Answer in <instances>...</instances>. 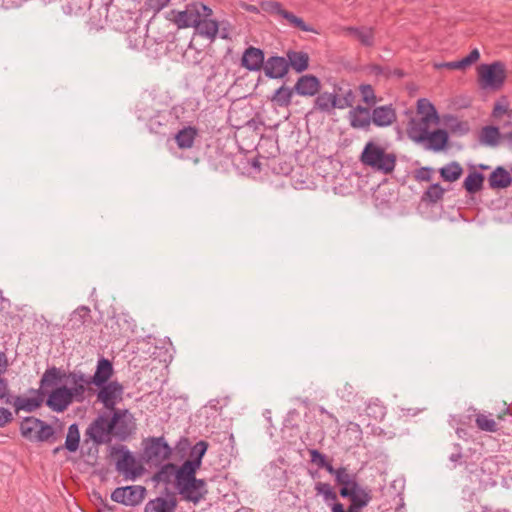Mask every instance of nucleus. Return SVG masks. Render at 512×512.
<instances>
[{
	"label": "nucleus",
	"mask_w": 512,
	"mask_h": 512,
	"mask_svg": "<svg viewBox=\"0 0 512 512\" xmlns=\"http://www.w3.org/2000/svg\"><path fill=\"white\" fill-rule=\"evenodd\" d=\"M136 422L133 414L126 408L115 410L109 416L98 414L85 430V437L95 445L109 444L112 439L124 442L135 433Z\"/></svg>",
	"instance_id": "f257e3e1"
},
{
	"label": "nucleus",
	"mask_w": 512,
	"mask_h": 512,
	"mask_svg": "<svg viewBox=\"0 0 512 512\" xmlns=\"http://www.w3.org/2000/svg\"><path fill=\"white\" fill-rule=\"evenodd\" d=\"M339 495L349 499L350 504L345 510L342 503L336 502L332 505L331 512H361L373 498L372 489L359 483L358 474L340 485Z\"/></svg>",
	"instance_id": "f03ea898"
},
{
	"label": "nucleus",
	"mask_w": 512,
	"mask_h": 512,
	"mask_svg": "<svg viewBox=\"0 0 512 512\" xmlns=\"http://www.w3.org/2000/svg\"><path fill=\"white\" fill-rule=\"evenodd\" d=\"M197 471L187 467H179L175 488L181 498L197 505L208 493L207 483L204 479L196 477Z\"/></svg>",
	"instance_id": "7ed1b4c3"
},
{
	"label": "nucleus",
	"mask_w": 512,
	"mask_h": 512,
	"mask_svg": "<svg viewBox=\"0 0 512 512\" xmlns=\"http://www.w3.org/2000/svg\"><path fill=\"white\" fill-rule=\"evenodd\" d=\"M360 160L363 165L383 174L391 173L396 165V155L392 152H387L384 147L374 141L366 143Z\"/></svg>",
	"instance_id": "20e7f679"
},
{
	"label": "nucleus",
	"mask_w": 512,
	"mask_h": 512,
	"mask_svg": "<svg viewBox=\"0 0 512 512\" xmlns=\"http://www.w3.org/2000/svg\"><path fill=\"white\" fill-rule=\"evenodd\" d=\"M172 452L164 436H150L142 441V460L150 466H159L169 460Z\"/></svg>",
	"instance_id": "39448f33"
},
{
	"label": "nucleus",
	"mask_w": 512,
	"mask_h": 512,
	"mask_svg": "<svg viewBox=\"0 0 512 512\" xmlns=\"http://www.w3.org/2000/svg\"><path fill=\"white\" fill-rule=\"evenodd\" d=\"M212 14V9L207 5L201 2H193L186 5L183 11L176 13L174 22L178 28L193 27L195 29L202 17H211Z\"/></svg>",
	"instance_id": "423d86ee"
},
{
	"label": "nucleus",
	"mask_w": 512,
	"mask_h": 512,
	"mask_svg": "<svg viewBox=\"0 0 512 512\" xmlns=\"http://www.w3.org/2000/svg\"><path fill=\"white\" fill-rule=\"evenodd\" d=\"M478 76L482 88L497 90L502 87L505 81V66L500 61L491 64H481L478 67Z\"/></svg>",
	"instance_id": "0eeeda50"
},
{
	"label": "nucleus",
	"mask_w": 512,
	"mask_h": 512,
	"mask_svg": "<svg viewBox=\"0 0 512 512\" xmlns=\"http://www.w3.org/2000/svg\"><path fill=\"white\" fill-rule=\"evenodd\" d=\"M311 462L316 464L319 468L325 469L330 475L334 476L335 483L340 486L344 484L347 479H351L357 473L350 471L345 466L335 468L330 461L327 460L325 454L321 453L317 449H311L309 451Z\"/></svg>",
	"instance_id": "6e6552de"
},
{
	"label": "nucleus",
	"mask_w": 512,
	"mask_h": 512,
	"mask_svg": "<svg viewBox=\"0 0 512 512\" xmlns=\"http://www.w3.org/2000/svg\"><path fill=\"white\" fill-rule=\"evenodd\" d=\"M99 390L97 392V401L102 403L103 406L113 413L115 410H121L116 408L118 402L122 401L124 386L118 381H110L103 386H96Z\"/></svg>",
	"instance_id": "1a4fd4ad"
},
{
	"label": "nucleus",
	"mask_w": 512,
	"mask_h": 512,
	"mask_svg": "<svg viewBox=\"0 0 512 512\" xmlns=\"http://www.w3.org/2000/svg\"><path fill=\"white\" fill-rule=\"evenodd\" d=\"M146 494V489L143 486L140 485H130V486H123V487H117L112 493H111V499L119 504L125 505V506H137L139 505Z\"/></svg>",
	"instance_id": "9d476101"
},
{
	"label": "nucleus",
	"mask_w": 512,
	"mask_h": 512,
	"mask_svg": "<svg viewBox=\"0 0 512 512\" xmlns=\"http://www.w3.org/2000/svg\"><path fill=\"white\" fill-rule=\"evenodd\" d=\"M117 452L121 457L116 462V470L124 475L126 479L135 480L143 473V467L137 464L135 457L125 446H121Z\"/></svg>",
	"instance_id": "9b49d317"
},
{
	"label": "nucleus",
	"mask_w": 512,
	"mask_h": 512,
	"mask_svg": "<svg viewBox=\"0 0 512 512\" xmlns=\"http://www.w3.org/2000/svg\"><path fill=\"white\" fill-rule=\"evenodd\" d=\"M161 494L146 503L144 512H175L178 505L175 492L165 488Z\"/></svg>",
	"instance_id": "f8f14e48"
},
{
	"label": "nucleus",
	"mask_w": 512,
	"mask_h": 512,
	"mask_svg": "<svg viewBox=\"0 0 512 512\" xmlns=\"http://www.w3.org/2000/svg\"><path fill=\"white\" fill-rule=\"evenodd\" d=\"M444 194H423L418 206V212L426 218H436L442 211V197Z\"/></svg>",
	"instance_id": "ddd939ff"
},
{
	"label": "nucleus",
	"mask_w": 512,
	"mask_h": 512,
	"mask_svg": "<svg viewBox=\"0 0 512 512\" xmlns=\"http://www.w3.org/2000/svg\"><path fill=\"white\" fill-rule=\"evenodd\" d=\"M71 394L67 386H60L52 390L47 399L46 405L54 412H64L72 403Z\"/></svg>",
	"instance_id": "4468645a"
},
{
	"label": "nucleus",
	"mask_w": 512,
	"mask_h": 512,
	"mask_svg": "<svg viewBox=\"0 0 512 512\" xmlns=\"http://www.w3.org/2000/svg\"><path fill=\"white\" fill-rule=\"evenodd\" d=\"M263 70L269 79H281L287 75L289 63L285 57L271 56L265 60Z\"/></svg>",
	"instance_id": "2eb2a0df"
},
{
	"label": "nucleus",
	"mask_w": 512,
	"mask_h": 512,
	"mask_svg": "<svg viewBox=\"0 0 512 512\" xmlns=\"http://www.w3.org/2000/svg\"><path fill=\"white\" fill-rule=\"evenodd\" d=\"M433 121L427 118H413L409 121L407 135L409 139L417 144L424 143L426 136L430 133L429 127Z\"/></svg>",
	"instance_id": "dca6fc26"
},
{
	"label": "nucleus",
	"mask_w": 512,
	"mask_h": 512,
	"mask_svg": "<svg viewBox=\"0 0 512 512\" xmlns=\"http://www.w3.org/2000/svg\"><path fill=\"white\" fill-rule=\"evenodd\" d=\"M113 373L112 362L105 357H101L97 361L94 374L89 376V383H92L94 386H103L110 382L109 379L113 376Z\"/></svg>",
	"instance_id": "f3484780"
},
{
	"label": "nucleus",
	"mask_w": 512,
	"mask_h": 512,
	"mask_svg": "<svg viewBox=\"0 0 512 512\" xmlns=\"http://www.w3.org/2000/svg\"><path fill=\"white\" fill-rule=\"evenodd\" d=\"M66 378V373L60 368L55 366L49 367L43 373L40 379L39 389H31L30 391L35 394L45 395L48 387L57 385Z\"/></svg>",
	"instance_id": "a211bd4d"
},
{
	"label": "nucleus",
	"mask_w": 512,
	"mask_h": 512,
	"mask_svg": "<svg viewBox=\"0 0 512 512\" xmlns=\"http://www.w3.org/2000/svg\"><path fill=\"white\" fill-rule=\"evenodd\" d=\"M293 88L296 94L311 97L318 94L321 88V83L316 76L306 74L298 78Z\"/></svg>",
	"instance_id": "6ab92c4d"
},
{
	"label": "nucleus",
	"mask_w": 512,
	"mask_h": 512,
	"mask_svg": "<svg viewBox=\"0 0 512 512\" xmlns=\"http://www.w3.org/2000/svg\"><path fill=\"white\" fill-rule=\"evenodd\" d=\"M265 63L264 52L253 46L245 49L241 59V65L249 71H260Z\"/></svg>",
	"instance_id": "aec40b11"
},
{
	"label": "nucleus",
	"mask_w": 512,
	"mask_h": 512,
	"mask_svg": "<svg viewBox=\"0 0 512 512\" xmlns=\"http://www.w3.org/2000/svg\"><path fill=\"white\" fill-rule=\"evenodd\" d=\"M348 106V102L341 103L336 94L328 92L320 93L314 101V108L321 112H331L334 108L344 109Z\"/></svg>",
	"instance_id": "412c9836"
},
{
	"label": "nucleus",
	"mask_w": 512,
	"mask_h": 512,
	"mask_svg": "<svg viewBox=\"0 0 512 512\" xmlns=\"http://www.w3.org/2000/svg\"><path fill=\"white\" fill-rule=\"evenodd\" d=\"M371 118L374 125L387 127L396 120V112L392 105L378 106L371 112Z\"/></svg>",
	"instance_id": "4be33fe9"
},
{
	"label": "nucleus",
	"mask_w": 512,
	"mask_h": 512,
	"mask_svg": "<svg viewBox=\"0 0 512 512\" xmlns=\"http://www.w3.org/2000/svg\"><path fill=\"white\" fill-rule=\"evenodd\" d=\"M511 168L508 170L502 166H497L488 177V185L492 190L506 189L511 184Z\"/></svg>",
	"instance_id": "5701e85b"
},
{
	"label": "nucleus",
	"mask_w": 512,
	"mask_h": 512,
	"mask_svg": "<svg viewBox=\"0 0 512 512\" xmlns=\"http://www.w3.org/2000/svg\"><path fill=\"white\" fill-rule=\"evenodd\" d=\"M350 124L353 128L367 129L372 123L369 108L357 106L348 113Z\"/></svg>",
	"instance_id": "b1692460"
},
{
	"label": "nucleus",
	"mask_w": 512,
	"mask_h": 512,
	"mask_svg": "<svg viewBox=\"0 0 512 512\" xmlns=\"http://www.w3.org/2000/svg\"><path fill=\"white\" fill-rule=\"evenodd\" d=\"M219 32V22L210 17H202L195 28V33L209 42L215 41Z\"/></svg>",
	"instance_id": "393cba45"
},
{
	"label": "nucleus",
	"mask_w": 512,
	"mask_h": 512,
	"mask_svg": "<svg viewBox=\"0 0 512 512\" xmlns=\"http://www.w3.org/2000/svg\"><path fill=\"white\" fill-rule=\"evenodd\" d=\"M208 443L200 440L191 449L190 458L185 460L180 467H187L197 471L202 464V459L207 451Z\"/></svg>",
	"instance_id": "a878e982"
},
{
	"label": "nucleus",
	"mask_w": 512,
	"mask_h": 512,
	"mask_svg": "<svg viewBox=\"0 0 512 512\" xmlns=\"http://www.w3.org/2000/svg\"><path fill=\"white\" fill-rule=\"evenodd\" d=\"M480 58V52L477 48L473 49L466 57L462 58L458 61L451 62H441L435 63L434 67L436 69H455V70H465L467 67L478 61Z\"/></svg>",
	"instance_id": "bb28decb"
},
{
	"label": "nucleus",
	"mask_w": 512,
	"mask_h": 512,
	"mask_svg": "<svg viewBox=\"0 0 512 512\" xmlns=\"http://www.w3.org/2000/svg\"><path fill=\"white\" fill-rule=\"evenodd\" d=\"M448 138L449 136L446 130L437 129L430 132L426 136L424 143H421V145L428 150L440 151L447 145Z\"/></svg>",
	"instance_id": "cd10ccee"
},
{
	"label": "nucleus",
	"mask_w": 512,
	"mask_h": 512,
	"mask_svg": "<svg viewBox=\"0 0 512 512\" xmlns=\"http://www.w3.org/2000/svg\"><path fill=\"white\" fill-rule=\"evenodd\" d=\"M44 395L37 394L36 397L23 398L21 396L11 395L12 405L15 407L16 413L23 410L26 412H32L39 408L43 403Z\"/></svg>",
	"instance_id": "c85d7f7f"
},
{
	"label": "nucleus",
	"mask_w": 512,
	"mask_h": 512,
	"mask_svg": "<svg viewBox=\"0 0 512 512\" xmlns=\"http://www.w3.org/2000/svg\"><path fill=\"white\" fill-rule=\"evenodd\" d=\"M158 471L152 476V481L156 483H164L169 484L174 476L175 481H177V473L179 470V466L174 463H162L158 466Z\"/></svg>",
	"instance_id": "c756f323"
},
{
	"label": "nucleus",
	"mask_w": 512,
	"mask_h": 512,
	"mask_svg": "<svg viewBox=\"0 0 512 512\" xmlns=\"http://www.w3.org/2000/svg\"><path fill=\"white\" fill-rule=\"evenodd\" d=\"M286 56V59L289 63V68L292 67V69H294L297 73H302L308 69L309 56L306 52L289 50L286 53Z\"/></svg>",
	"instance_id": "7c9ffc66"
},
{
	"label": "nucleus",
	"mask_w": 512,
	"mask_h": 512,
	"mask_svg": "<svg viewBox=\"0 0 512 512\" xmlns=\"http://www.w3.org/2000/svg\"><path fill=\"white\" fill-rule=\"evenodd\" d=\"M198 131L195 127L187 126L179 130L175 135V142L180 149L193 147Z\"/></svg>",
	"instance_id": "2f4dec72"
},
{
	"label": "nucleus",
	"mask_w": 512,
	"mask_h": 512,
	"mask_svg": "<svg viewBox=\"0 0 512 512\" xmlns=\"http://www.w3.org/2000/svg\"><path fill=\"white\" fill-rule=\"evenodd\" d=\"M344 31L364 46H372L374 44L373 30L370 27H347Z\"/></svg>",
	"instance_id": "473e14b6"
},
{
	"label": "nucleus",
	"mask_w": 512,
	"mask_h": 512,
	"mask_svg": "<svg viewBox=\"0 0 512 512\" xmlns=\"http://www.w3.org/2000/svg\"><path fill=\"white\" fill-rule=\"evenodd\" d=\"M91 310L87 306H80L70 316L69 324L72 329L82 328L91 319Z\"/></svg>",
	"instance_id": "72a5a7b5"
},
{
	"label": "nucleus",
	"mask_w": 512,
	"mask_h": 512,
	"mask_svg": "<svg viewBox=\"0 0 512 512\" xmlns=\"http://www.w3.org/2000/svg\"><path fill=\"white\" fill-rule=\"evenodd\" d=\"M439 173L444 181L454 182L461 177L463 169L458 162L453 161L441 167Z\"/></svg>",
	"instance_id": "f704fd0d"
},
{
	"label": "nucleus",
	"mask_w": 512,
	"mask_h": 512,
	"mask_svg": "<svg viewBox=\"0 0 512 512\" xmlns=\"http://www.w3.org/2000/svg\"><path fill=\"white\" fill-rule=\"evenodd\" d=\"M294 88L282 85L273 94L271 100L279 107H288L291 104Z\"/></svg>",
	"instance_id": "c9c22d12"
},
{
	"label": "nucleus",
	"mask_w": 512,
	"mask_h": 512,
	"mask_svg": "<svg viewBox=\"0 0 512 512\" xmlns=\"http://www.w3.org/2000/svg\"><path fill=\"white\" fill-rule=\"evenodd\" d=\"M80 444V432L77 423H72L68 427L64 447L69 452H76Z\"/></svg>",
	"instance_id": "e433bc0d"
},
{
	"label": "nucleus",
	"mask_w": 512,
	"mask_h": 512,
	"mask_svg": "<svg viewBox=\"0 0 512 512\" xmlns=\"http://www.w3.org/2000/svg\"><path fill=\"white\" fill-rule=\"evenodd\" d=\"M417 112L421 115V118H427L433 121L434 124H437L439 121L435 107L425 98H421L417 101Z\"/></svg>",
	"instance_id": "4c0bfd02"
},
{
	"label": "nucleus",
	"mask_w": 512,
	"mask_h": 512,
	"mask_svg": "<svg viewBox=\"0 0 512 512\" xmlns=\"http://www.w3.org/2000/svg\"><path fill=\"white\" fill-rule=\"evenodd\" d=\"M39 423L41 419L33 416L25 417L20 423L21 435L28 440H33Z\"/></svg>",
	"instance_id": "58836bf2"
},
{
	"label": "nucleus",
	"mask_w": 512,
	"mask_h": 512,
	"mask_svg": "<svg viewBox=\"0 0 512 512\" xmlns=\"http://www.w3.org/2000/svg\"><path fill=\"white\" fill-rule=\"evenodd\" d=\"M483 182V174L473 170L466 176L463 185L467 192H477L482 189Z\"/></svg>",
	"instance_id": "ea45409f"
},
{
	"label": "nucleus",
	"mask_w": 512,
	"mask_h": 512,
	"mask_svg": "<svg viewBox=\"0 0 512 512\" xmlns=\"http://www.w3.org/2000/svg\"><path fill=\"white\" fill-rule=\"evenodd\" d=\"M475 423L481 431L495 433L499 430L497 423L491 418V415L478 413L475 417Z\"/></svg>",
	"instance_id": "a19ab883"
},
{
	"label": "nucleus",
	"mask_w": 512,
	"mask_h": 512,
	"mask_svg": "<svg viewBox=\"0 0 512 512\" xmlns=\"http://www.w3.org/2000/svg\"><path fill=\"white\" fill-rule=\"evenodd\" d=\"M500 138V132L497 127L486 126L482 129L480 142L489 146H495L498 144Z\"/></svg>",
	"instance_id": "79ce46f5"
},
{
	"label": "nucleus",
	"mask_w": 512,
	"mask_h": 512,
	"mask_svg": "<svg viewBox=\"0 0 512 512\" xmlns=\"http://www.w3.org/2000/svg\"><path fill=\"white\" fill-rule=\"evenodd\" d=\"M283 19L287 21V24L297 28L303 32H312L317 33V31L310 25L306 24L302 18L294 15L293 13L286 11L284 13Z\"/></svg>",
	"instance_id": "37998d69"
},
{
	"label": "nucleus",
	"mask_w": 512,
	"mask_h": 512,
	"mask_svg": "<svg viewBox=\"0 0 512 512\" xmlns=\"http://www.w3.org/2000/svg\"><path fill=\"white\" fill-rule=\"evenodd\" d=\"M128 47L132 50H141L145 45V35L141 31H129L126 37Z\"/></svg>",
	"instance_id": "c03bdc74"
},
{
	"label": "nucleus",
	"mask_w": 512,
	"mask_h": 512,
	"mask_svg": "<svg viewBox=\"0 0 512 512\" xmlns=\"http://www.w3.org/2000/svg\"><path fill=\"white\" fill-rule=\"evenodd\" d=\"M315 491L318 495H322L326 502L333 501L337 502V493L333 490L329 483L317 482L315 484Z\"/></svg>",
	"instance_id": "a18cd8bd"
},
{
	"label": "nucleus",
	"mask_w": 512,
	"mask_h": 512,
	"mask_svg": "<svg viewBox=\"0 0 512 512\" xmlns=\"http://www.w3.org/2000/svg\"><path fill=\"white\" fill-rule=\"evenodd\" d=\"M54 435V429L51 425L47 424L45 421L41 420L39 426L37 427V431L34 435V441L44 442L47 441L50 437Z\"/></svg>",
	"instance_id": "49530a36"
},
{
	"label": "nucleus",
	"mask_w": 512,
	"mask_h": 512,
	"mask_svg": "<svg viewBox=\"0 0 512 512\" xmlns=\"http://www.w3.org/2000/svg\"><path fill=\"white\" fill-rule=\"evenodd\" d=\"M260 8L267 13L276 14L283 18L284 13L287 11L282 8V5L276 1H263L260 3Z\"/></svg>",
	"instance_id": "de8ad7c7"
},
{
	"label": "nucleus",
	"mask_w": 512,
	"mask_h": 512,
	"mask_svg": "<svg viewBox=\"0 0 512 512\" xmlns=\"http://www.w3.org/2000/svg\"><path fill=\"white\" fill-rule=\"evenodd\" d=\"M391 195L392 194H371L374 205L380 213H384L390 209V199L388 196Z\"/></svg>",
	"instance_id": "09e8293b"
},
{
	"label": "nucleus",
	"mask_w": 512,
	"mask_h": 512,
	"mask_svg": "<svg viewBox=\"0 0 512 512\" xmlns=\"http://www.w3.org/2000/svg\"><path fill=\"white\" fill-rule=\"evenodd\" d=\"M337 395L341 399L347 402H351L356 396L355 387L352 384L346 382L337 388Z\"/></svg>",
	"instance_id": "8fccbe9b"
},
{
	"label": "nucleus",
	"mask_w": 512,
	"mask_h": 512,
	"mask_svg": "<svg viewBox=\"0 0 512 512\" xmlns=\"http://www.w3.org/2000/svg\"><path fill=\"white\" fill-rule=\"evenodd\" d=\"M89 386L86 383H79V385L68 387L72 401L83 402L85 400V392Z\"/></svg>",
	"instance_id": "3c124183"
},
{
	"label": "nucleus",
	"mask_w": 512,
	"mask_h": 512,
	"mask_svg": "<svg viewBox=\"0 0 512 512\" xmlns=\"http://www.w3.org/2000/svg\"><path fill=\"white\" fill-rule=\"evenodd\" d=\"M11 395L8 380L0 375V400L4 404L10 405L12 403Z\"/></svg>",
	"instance_id": "603ef678"
},
{
	"label": "nucleus",
	"mask_w": 512,
	"mask_h": 512,
	"mask_svg": "<svg viewBox=\"0 0 512 512\" xmlns=\"http://www.w3.org/2000/svg\"><path fill=\"white\" fill-rule=\"evenodd\" d=\"M66 378L71 382L72 386L79 385V383L93 385L92 383H89V376H86L81 371H72L69 374H66Z\"/></svg>",
	"instance_id": "864d4df0"
},
{
	"label": "nucleus",
	"mask_w": 512,
	"mask_h": 512,
	"mask_svg": "<svg viewBox=\"0 0 512 512\" xmlns=\"http://www.w3.org/2000/svg\"><path fill=\"white\" fill-rule=\"evenodd\" d=\"M360 92L365 103L368 105L375 104L376 96L371 85H361Z\"/></svg>",
	"instance_id": "5fc2aeb1"
},
{
	"label": "nucleus",
	"mask_w": 512,
	"mask_h": 512,
	"mask_svg": "<svg viewBox=\"0 0 512 512\" xmlns=\"http://www.w3.org/2000/svg\"><path fill=\"white\" fill-rule=\"evenodd\" d=\"M454 451L450 454L449 460L454 463V465H458L462 463L463 453L462 447L459 443L453 444Z\"/></svg>",
	"instance_id": "6e6d98bb"
},
{
	"label": "nucleus",
	"mask_w": 512,
	"mask_h": 512,
	"mask_svg": "<svg viewBox=\"0 0 512 512\" xmlns=\"http://www.w3.org/2000/svg\"><path fill=\"white\" fill-rule=\"evenodd\" d=\"M170 0H147V7L153 12L157 13L168 6Z\"/></svg>",
	"instance_id": "4d7b16f0"
},
{
	"label": "nucleus",
	"mask_w": 512,
	"mask_h": 512,
	"mask_svg": "<svg viewBox=\"0 0 512 512\" xmlns=\"http://www.w3.org/2000/svg\"><path fill=\"white\" fill-rule=\"evenodd\" d=\"M14 417L12 412L4 407L0 406V428L5 427L7 424L13 421Z\"/></svg>",
	"instance_id": "13d9d810"
},
{
	"label": "nucleus",
	"mask_w": 512,
	"mask_h": 512,
	"mask_svg": "<svg viewBox=\"0 0 512 512\" xmlns=\"http://www.w3.org/2000/svg\"><path fill=\"white\" fill-rule=\"evenodd\" d=\"M507 205V200L504 199L502 196H499L497 200H491L490 206L492 209H502L505 208Z\"/></svg>",
	"instance_id": "bf43d9fd"
},
{
	"label": "nucleus",
	"mask_w": 512,
	"mask_h": 512,
	"mask_svg": "<svg viewBox=\"0 0 512 512\" xmlns=\"http://www.w3.org/2000/svg\"><path fill=\"white\" fill-rule=\"evenodd\" d=\"M8 358L5 352L0 351V375H3L8 368Z\"/></svg>",
	"instance_id": "052dcab7"
},
{
	"label": "nucleus",
	"mask_w": 512,
	"mask_h": 512,
	"mask_svg": "<svg viewBox=\"0 0 512 512\" xmlns=\"http://www.w3.org/2000/svg\"><path fill=\"white\" fill-rule=\"evenodd\" d=\"M160 116H156L155 118H151L148 123V127L151 131L157 132V128L162 126L163 123L159 120Z\"/></svg>",
	"instance_id": "680f3d73"
},
{
	"label": "nucleus",
	"mask_w": 512,
	"mask_h": 512,
	"mask_svg": "<svg viewBox=\"0 0 512 512\" xmlns=\"http://www.w3.org/2000/svg\"><path fill=\"white\" fill-rule=\"evenodd\" d=\"M220 34V37L222 39H229L230 38V31H229V28L224 26V24H222V26L219 24V32Z\"/></svg>",
	"instance_id": "e2e57ef3"
},
{
	"label": "nucleus",
	"mask_w": 512,
	"mask_h": 512,
	"mask_svg": "<svg viewBox=\"0 0 512 512\" xmlns=\"http://www.w3.org/2000/svg\"><path fill=\"white\" fill-rule=\"evenodd\" d=\"M245 10L255 14L259 13V8L255 5H246Z\"/></svg>",
	"instance_id": "0e129e2a"
},
{
	"label": "nucleus",
	"mask_w": 512,
	"mask_h": 512,
	"mask_svg": "<svg viewBox=\"0 0 512 512\" xmlns=\"http://www.w3.org/2000/svg\"><path fill=\"white\" fill-rule=\"evenodd\" d=\"M352 92L349 90L343 100H339L341 103L348 102L351 105Z\"/></svg>",
	"instance_id": "69168bd1"
},
{
	"label": "nucleus",
	"mask_w": 512,
	"mask_h": 512,
	"mask_svg": "<svg viewBox=\"0 0 512 512\" xmlns=\"http://www.w3.org/2000/svg\"><path fill=\"white\" fill-rule=\"evenodd\" d=\"M62 449H65L64 445L63 446H58V447H55L52 451V453L54 455L58 454Z\"/></svg>",
	"instance_id": "338daca9"
},
{
	"label": "nucleus",
	"mask_w": 512,
	"mask_h": 512,
	"mask_svg": "<svg viewBox=\"0 0 512 512\" xmlns=\"http://www.w3.org/2000/svg\"><path fill=\"white\" fill-rule=\"evenodd\" d=\"M318 410H319V412H320L321 414H329V411H327V410H326L324 407H322V406H320Z\"/></svg>",
	"instance_id": "774afa93"
}]
</instances>
